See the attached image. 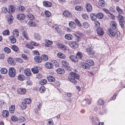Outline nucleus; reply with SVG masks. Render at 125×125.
<instances>
[{
  "mask_svg": "<svg viewBox=\"0 0 125 125\" xmlns=\"http://www.w3.org/2000/svg\"><path fill=\"white\" fill-rule=\"evenodd\" d=\"M70 76L68 78L69 80L74 84H76L77 83V81L76 79L78 80L79 79L80 75L76 73L71 72L70 73Z\"/></svg>",
  "mask_w": 125,
  "mask_h": 125,
  "instance_id": "f257e3e1",
  "label": "nucleus"
},
{
  "mask_svg": "<svg viewBox=\"0 0 125 125\" xmlns=\"http://www.w3.org/2000/svg\"><path fill=\"white\" fill-rule=\"evenodd\" d=\"M86 61V63L82 66L84 69H89L90 66H93L94 65V62L92 60L87 59Z\"/></svg>",
  "mask_w": 125,
  "mask_h": 125,
  "instance_id": "f03ea898",
  "label": "nucleus"
},
{
  "mask_svg": "<svg viewBox=\"0 0 125 125\" xmlns=\"http://www.w3.org/2000/svg\"><path fill=\"white\" fill-rule=\"evenodd\" d=\"M8 74L9 76L10 77H14L16 74L15 69L13 67L10 68L9 69Z\"/></svg>",
  "mask_w": 125,
  "mask_h": 125,
  "instance_id": "7ed1b4c3",
  "label": "nucleus"
},
{
  "mask_svg": "<svg viewBox=\"0 0 125 125\" xmlns=\"http://www.w3.org/2000/svg\"><path fill=\"white\" fill-rule=\"evenodd\" d=\"M92 124L94 125H97L99 122L98 118L95 116H92L90 118Z\"/></svg>",
  "mask_w": 125,
  "mask_h": 125,
  "instance_id": "20e7f679",
  "label": "nucleus"
},
{
  "mask_svg": "<svg viewBox=\"0 0 125 125\" xmlns=\"http://www.w3.org/2000/svg\"><path fill=\"white\" fill-rule=\"evenodd\" d=\"M86 51L90 57H92L94 56V52L91 47L87 48L86 49Z\"/></svg>",
  "mask_w": 125,
  "mask_h": 125,
  "instance_id": "39448f33",
  "label": "nucleus"
},
{
  "mask_svg": "<svg viewBox=\"0 0 125 125\" xmlns=\"http://www.w3.org/2000/svg\"><path fill=\"white\" fill-rule=\"evenodd\" d=\"M91 103L90 100L88 99H85L82 103V105L84 107L88 106Z\"/></svg>",
  "mask_w": 125,
  "mask_h": 125,
  "instance_id": "423d86ee",
  "label": "nucleus"
},
{
  "mask_svg": "<svg viewBox=\"0 0 125 125\" xmlns=\"http://www.w3.org/2000/svg\"><path fill=\"white\" fill-rule=\"evenodd\" d=\"M69 45L72 48L75 49L78 47V44L76 42H70Z\"/></svg>",
  "mask_w": 125,
  "mask_h": 125,
  "instance_id": "0eeeda50",
  "label": "nucleus"
},
{
  "mask_svg": "<svg viewBox=\"0 0 125 125\" xmlns=\"http://www.w3.org/2000/svg\"><path fill=\"white\" fill-rule=\"evenodd\" d=\"M63 14L64 16L67 18H70L72 17V13L67 11H64Z\"/></svg>",
  "mask_w": 125,
  "mask_h": 125,
  "instance_id": "6e6552de",
  "label": "nucleus"
},
{
  "mask_svg": "<svg viewBox=\"0 0 125 125\" xmlns=\"http://www.w3.org/2000/svg\"><path fill=\"white\" fill-rule=\"evenodd\" d=\"M41 68L40 66H37L34 67L32 68L31 69L32 71L34 73H38L39 72V70Z\"/></svg>",
  "mask_w": 125,
  "mask_h": 125,
  "instance_id": "1a4fd4ad",
  "label": "nucleus"
},
{
  "mask_svg": "<svg viewBox=\"0 0 125 125\" xmlns=\"http://www.w3.org/2000/svg\"><path fill=\"white\" fill-rule=\"evenodd\" d=\"M17 17L18 19L20 20H23L25 19V16L23 14H19L17 15Z\"/></svg>",
  "mask_w": 125,
  "mask_h": 125,
  "instance_id": "9d476101",
  "label": "nucleus"
},
{
  "mask_svg": "<svg viewBox=\"0 0 125 125\" xmlns=\"http://www.w3.org/2000/svg\"><path fill=\"white\" fill-rule=\"evenodd\" d=\"M85 8L86 10L88 12L91 11L92 9V6L89 3H87L86 4Z\"/></svg>",
  "mask_w": 125,
  "mask_h": 125,
  "instance_id": "9b49d317",
  "label": "nucleus"
},
{
  "mask_svg": "<svg viewBox=\"0 0 125 125\" xmlns=\"http://www.w3.org/2000/svg\"><path fill=\"white\" fill-rule=\"evenodd\" d=\"M8 62L9 64L12 65H14L15 64V62L12 57H10L8 59Z\"/></svg>",
  "mask_w": 125,
  "mask_h": 125,
  "instance_id": "f8f14e48",
  "label": "nucleus"
},
{
  "mask_svg": "<svg viewBox=\"0 0 125 125\" xmlns=\"http://www.w3.org/2000/svg\"><path fill=\"white\" fill-rule=\"evenodd\" d=\"M98 5L100 7H104L105 5V1L103 0H99L98 2Z\"/></svg>",
  "mask_w": 125,
  "mask_h": 125,
  "instance_id": "ddd939ff",
  "label": "nucleus"
},
{
  "mask_svg": "<svg viewBox=\"0 0 125 125\" xmlns=\"http://www.w3.org/2000/svg\"><path fill=\"white\" fill-rule=\"evenodd\" d=\"M97 33L100 36L103 35L104 34V31L101 28H97L96 30Z\"/></svg>",
  "mask_w": 125,
  "mask_h": 125,
  "instance_id": "4468645a",
  "label": "nucleus"
},
{
  "mask_svg": "<svg viewBox=\"0 0 125 125\" xmlns=\"http://www.w3.org/2000/svg\"><path fill=\"white\" fill-rule=\"evenodd\" d=\"M13 19V16L11 14H10L7 17V20L8 23L10 24L11 23Z\"/></svg>",
  "mask_w": 125,
  "mask_h": 125,
  "instance_id": "2eb2a0df",
  "label": "nucleus"
},
{
  "mask_svg": "<svg viewBox=\"0 0 125 125\" xmlns=\"http://www.w3.org/2000/svg\"><path fill=\"white\" fill-rule=\"evenodd\" d=\"M15 8L12 5H10L9 7V13H11L15 10Z\"/></svg>",
  "mask_w": 125,
  "mask_h": 125,
  "instance_id": "dca6fc26",
  "label": "nucleus"
},
{
  "mask_svg": "<svg viewBox=\"0 0 125 125\" xmlns=\"http://www.w3.org/2000/svg\"><path fill=\"white\" fill-rule=\"evenodd\" d=\"M17 91L18 93L20 94H23L26 93V90L25 89L20 88L18 89Z\"/></svg>",
  "mask_w": 125,
  "mask_h": 125,
  "instance_id": "f3484780",
  "label": "nucleus"
},
{
  "mask_svg": "<svg viewBox=\"0 0 125 125\" xmlns=\"http://www.w3.org/2000/svg\"><path fill=\"white\" fill-rule=\"evenodd\" d=\"M9 113L7 110H3L2 112V115L4 117H7L9 115Z\"/></svg>",
  "mask_w": 125,
  "mask_h": 125,
  "instance_id": "a211bd4d",
  "label": "nucleus"
},
{
  "mask_svg": "<svg viewBox=\"0 0 125 125\" xmlns=\"http://www.w3.org/2000/svg\"><path fill=\"white\" fill-rule=\"evenodd\" d=\"M69 25L70 27L72 29L75 28L76 26L74 22L72 21H70L69 22Z\"/></svg>",
  "mask_w": 125,
  "mask_h": 125,
  "instance_id": "6ab92c4d",
  "label": "nucleus"
},
{
  "mask_svg": "<svg viewBox=\"0 0 125 125\" xmlns=\"http://www.w3.org/2000/svg\"><path fill=\"white\" fill-rule=\"evenodd\" d=\"M34 59L36 62L38 63L41 62L42 61V58L39 56H37L35 57Z\"/></svg>",
  "mask_w": 125,
  "mask_h": 125,
  "instance_id": "aec40b11",
  "label": "nucleus"
},
{
  "mask_svg": "<svg viewBox=\"0 0 125 125\" xmlns=\"http://www.w3.org/2000/svg\"><path fill=\"white\" fill-rule=\"evenodd\" d=\"M45 66L48 69H51L53 67V66L52 63L49 62H46L45 64Z\"/></svg>",
  "mask_w": 125,
  "mask_h": 125,
  "instance_id": "412c9836",
  "label": "nucleus"
},
{
  "mask_svg": "<svg viewBox=\"0 0 125 125\" xmlns=\"http://www.w3.org/2000/svg\"><path fill=\"white\" fill-rule=\"evenodd\" d=\"M22 35L26 40H28L29 39V37L27 33L25 31H23Z\"/></svg>",
  "mask_w": 125,
  "mask_h": 125,
  "instance_id": "4be33fe9",
  "label": "nucleus"
},
{
  "mask_svg": "<svg viewBox=\"0 0 125 125\" xmlns=\"http://www.w3.org/2000/svg\"><path fill=\"white\" fill-rule=\"evenodd\" d=\"M108 33L110 36L113 37L115 36V32L114 31L111 29H109L108 30Z\"/></svg>",
  "mask_w": 125,
  "mask_h": 125,
  "instance_id": "5701e85b",
  "label": "nucleus"
},
{
  "mask_svg": "<svg viewBox=\"0 0 125 125\" xmlns=\"http://www.w3.org/2000/svg\"><path fill=\"white\" fill-rule=\"evenodd\" d=\"M43 3L45 7H50L52 5V3L49 1H44Z\"/></svg>",
  "mask_w": 125,
  "mask_h": 125,
  "instance_id": "b1692460",
  "label": "nucleus"
},
{
  "mask_svg": "<svg viewBox=\"0 0 125 125\" xmlns=\"http://www.w3.org/2000/svg\"><path fill=\"white\" fill-rule=\"evenodd\" d=\"M110 23L111 26L113 29L115 30L117 27L116 24L115 22L114 21H112Z\"/></svg>",
  "mask_w": 125,
  "mask_h": 125,
  "instance_id": "393cba45",
  "label": "nucleus"
},
{
  "mask_svg": "<svg viewBox=\"0 0 125 125\" xmlns=\"http://www.w3.org/2000/svg\"><path fill=\"white\" fill-rule=\"evenodd\" d=\"M47 79L49 81L51 82H54L55 80L54 78L52 75H49L48 76Z\"/></svg>",
  "mask_w": 125,
  "mask_h": 125,
  "instance_id": "a878e982",
  "label": "nucleus"
},
{
  "mask_svg": "<svg viewBox=\"0 0 125 125\" xmlns=\"http://www.w3.org/2000/svg\"><path fill=\"white\" fill-rule=\"evenodd\" d=\"M13 33L14 37H17L19 36V32L18 30L16 29L13 30Z\"/></svg>",
  "mask_w": 125,
  "mask_h": 125,
  "instance_id": "bb28decb",
  "label": "nucleus"
},
{
  "mask_svg": "<svg viewBox=\"0 0 125 125\" xmlns=\"http://www.w3.org/2000/svg\"><path fill=\"white\" fill-rule=\"evenodd\" d=\"M64 37L66 39L68 40H72L73 39V36L71 34H67L65 35Z\"/></svg>",
  "mask_w": 125,
  "mask_h": 125,
  "instance_id": "cd10ccee",
  "label": "nucleus"
},
{
  "mask_svg": "<svg viewBox=\"0 0 125 125\" xmlns=\"http://www.w3.org/2000/svg\"><path fill=\"white\" fill-rule=\"evenodd\" d=\"M24 73L26 76H30L31 74L30 70L29 69H25L24 70Z\"/></svg>",
  "mask_w": 125,
  "mask_h": 125,
  "instance_id": "c85d7f7f",
  "label": "nucleus"
},
{
  "mask_svg": "<svg viewBox=\"0 0 125 125\" xmlns=\"http://www.w3.org/2000/svg\"><path fill=\"white\" fill-rule=\"evenodd\" d=\"M70 59L73 62H76L77 61V59L76 56L73 55H71L69 57Z\"/></svg>",
  "mask_w": 125,
  "mask_h": 125,
  "instance_id": "c756f323",
  "label": "nucleus"
},
{
  "mask_svg": "<svg viewBox=\"0 0 125 125\" xmlns=\"http://www.w3.org/2000/svg\"><path fill=\"white\" fill-rule=\"evenodd\" d=\"M83 7L82 6H77L75 7V9L78 11H81L83 10Z\"/></svg>",
  "mask_w": 125,
  "mask_h": 125,
  "instance_id": "7c9ffc66",
  "label": "nucleus"
},
{
  "mask_svg": "<svg viewBox=\"0 0 125 125\" xmlns=\"http://www.w3.org/2000/svg\"><path fill=\"white\" fill-rule=\"evenodd\" d=\"M57 73L59 74H63L64 73V70L63 69L59 68L56 70Z\"/></svg>",
  "mask_w": 125,
  "mask_h": 125,
  "instance_id": "2f4dec72",
  "label": "nucleus"
},
{
  "mask_svg": "<svg viewBox=\"0 0 125 125\" xmlns=\"http://www.w3.org/2000/svg\"><path fill=\"white\" fill-rule=\"evenodd\" d=\"M57 56L59 58L62 59H64L65 58V55L61 52H58L57 54Z\"/></svg>",
  "mask_w": 125,
  "mask_h": 125,
  "instance_id": "473e14b6",
  "label": "nucleus"
},
{
  "mask_svg": "<svg viewBox=\"0 0 125 125\" xmlns=\"http://www.w3.org/2000/svg\"><path fill=\"white\" fill-rule=\"evenodd\" d=\"M11 49L15 52H18L19 49L18 47L15 45H12L11 46Z\"/></svg>",
  "mask_w": 125,
  "mask_h": 125,
  "instance_id": "72a5a7b5",
  "label": "nucleus"
},
{
  "mask_svg": "<svg viewBox=\"0 0 125 125\" xmlns=\"http://www.w3.org/2000/svg\"><path fill=\"white\" fill-rule=\"evenodd\" d=\"M90 15L92 20L94 21H95L97 18L96 14L92 13L90 14Z\"/></svg>",
  "mask_w": 125,
  "mask_h": 125,
  "instance_id": "f704fd0d",
  "label": "nucleus"
},
{
  "mask_svg": "<svg viewBox=\"0 0 125 125\" xmlns=\"http://www.w3.org/2000/svg\"><path fill=\"white\" fill-rule=\"evenodd\" d=\"M82 53L81 52H78L77 53V55L76 56V57L78 60V59H81L82 58Z\"/></svg>",
  "mask_w": 125,
  "mask_h": 125,
  "instance_id": "c9c22d12",
  "label": "nucleus"
},
{
  "mask_svg": "<svg viewBox=\"0 0 125 125\" xmlns=\"http://www.w3.org/2000/svg\"><path fill=\"white\" fill-rule=\"evenodd\" d=\"M15 107L14 105H11L9 108V111L10 113H13L14 111Z\"/></svg>",
  "mask_w": 125,
  "mask_h": 125,
  "instance_id": "e433bc0d",
  "label": "nucleus"
},
{
  "mask_svg": "<svg viewBox=\"0 0 125 125\" xmlns=\"http://www.w3.org/2000/svg\"><path fill=\"white\" fill-rule=\"evenodd\" d=\"M61 63L63 65V66L64 67H68V63L66 61L62 60L61 62Z\"/></svg>",
  "mask_w": 125,
  "mask_h": 125,
  "instance_id": "4c0bfd02",
  "label": "nucleus"
},
{
  "mask_svg": "<svg viewBox=\"0 0 125 125\" xmlns=\"http://www.w3.org/2000/svg\"><path fill=\"white\" fill-rule=\"evenodd\" d=\"M46 90L45 87L43 85H42L40 87L39 89V91L41 93L44 92Z\"/></svg>",
  "mask_w": 125,
  "mask_h": 125,
  "instance_id": "58836bf2",
  "label": "nucleus"
},
{
  "mask_svg": "<svg viewBox=\"0 0 125 125\" xmlns=\"http://www.w3.org/2000/svg\"><path fill=\"white\" fill-rule=\"evenodd\" d=\"M27 17L30 20H32L34 19V17L32 14L30 13H28L27 15Z\"/></svg>",
  "mask_w": 125,
  "mask_h": 125,
  "instance_id": "ea45409f",
  "label": "nucleus"
},
{
  "mask_svg": "<svg viewBox=\"0 0 125 125\" xmlns=\"http://www.w3.org/2000/svg\"><path fill=\"white\" fill-rule=\"evenodd\" d=\"M41 58H42V60L44 61H47L48 59V56L46 55L43 54L42 55Z\"/></svg>",
  "mask_w": 125,
  "mask_h": 125,
  "instance_id": "a19ab883",
  "label": "nucleus"
},
{
  "mask_svg": "<svg viewBox=\"0 0 125 125\" xmlns=\"http://www.w3.org/2000/svg\"><path fill=\"white\" fill-rule=\"evenodd\" d=\"M1 73L2 74H5L7 73V69L5 68H2L1 69Z\"/></svg>",
  "mask_w": 125,
  "mask_h": 125,
  "instance_id": "79ce46f5",
  "label": "nucleus"
},
{
  "mask_svg": "<svg viewBox=\"0 0 125 125\" xmlns=\"http://www.w3.org/2000/svg\"><path fill=\"white\" fill-rule=\"evenodd\" d=\"M18 9L19 11V12L22 13L24 11L25 8L24 7L22 6H19V7Z\"/></svg>",
  "mask_w": 125,
  "mask_h": 125,
  "instance_id": "37998d69",
  "label": "nucleus"
},
{
  "mask_svg": "<svg viewBox=\"0 0 125 125\" xmlns=\"http://www.w3.org/2000/svg\"><path fill=\"white\" fill-rule=\"evenodd\" d=\"M28 24L30 27H35L36 25L34 22H32L31 21H30L28 23Z\"/></svg>",
  "mask_w": 125,
  "mask_h": 125,
  "instance_id": "c03bdc74",
  "label": "nucleus"
},
{
  "mask_svg": "<svg viewBox=\"0 0 125 125\" xmlns=\"http://www.w3.org/2000/svg\"><path fill=\"white\" fill-rule=\"evenodd\" d=\"M21 107L22 109H25L26 107V104L24 102H22L21 105Z\"/></svg>",
  "mask_w": 125,
  "mask_h": 125,
  "instance_id": "a18cd8bd",
  "label": "nucleus"
},
{
  "mask_svg": "<svg viewBox=\"0 0 125 125\" xmlns=\"http://www.w3.org/2000/svg\"><path fill=\"white\" fill-rule=\"evenodd\" d=\"M98 104L99 105H103L104 103V101L101 99H99L97 102Z\"/></svg>",
  "mask_w": 125,
  "mask_h": 125,
  "instance_id": "49530a36",
  "label": "nucleus"
},
{
  "mask_svg": "<svg viewBox=\"0 0 125 125\" xmlns=\"http://www.w3.org/2000/svg\"><path fill=\"white\" fill-rule=\"evenodd\" d=\"M34 38L37 40H40L41 37L38 34H36L34 36Z\"/></svg>",
  "mask_w": 125,
  "mask_h": 125,
  "instance_id": "de8ad7c7",
  "label": "nucleus"
},
{
  "mask_svg": "<svg viewBox=\"0 0 125 125\" xmlns=\"http://www.w3.org/2000/svg\"><path fill=\"white\" fill-rule=\"evenodd\" d=\"M4 51L7 54L10 53L11 52V50L10 48L8 47H5L4 49Z\"/></svg>",
  "mask_w": 125,
  "mask_h": 125,
  "instance_id": "09e8293b",
  "label": "nucleus"
},
{
  "mask_svg": "<svg viewBox=\"0 0 125 125\" xmlns=\"http://www.w3.org/2000/svg\"><path fill=\"white\" fill-rule=\"evenodd\" d=\"M10 39L11 42L13 43H15L16 42V40L13 36H11L10 37Z\"/></svg>",
  "mask_w": 125,
  "mask_h": 125,
  "instance_id": "8fccbe9b",
  "label": "nucleus"
},
{
  "mask_svg": "<svg viewBox=\"0 0 125 125\" xmlns=\"http://www.w3.org/2000/svg\"><path fill=\"white\" fill-rule=\"evenodd\" d=\"M47 81V80L45 79L42 80L39 82V83L41 85H43L45 84Z\"/></svg>",
  "mask_w": 125,
  "mask_h": 125,
  "instance_id": "3c124183",
  "label": "nucleus"
},
{
  "mask_svg": "<svg viewBox=\"0 0 125 125\" xmlns=\"http://www.w3.org/2000/svg\"><path fill=\"white\" fill-rule=\"evenodd\" d=\"M18 78L20 80H22L24 79V76L20 74L18 76Z\"/></svg>",
  "mask_w": 125,
  "mask_h": 125,
  "instance_id": "603ef678",
  "label": "nucleus"
},
{
  "mask_svg": "<svg viewBox=\"0 0 125 125\" xmlns=\"http://www.w3.org/2000/svg\"><path fill=\"white\" fill-rule=\"evenodd\" d=\"M96 15L97 17L100 19L102 18L103 16V14L101 12L98 13Z\"/></svg>",
  "mask_w": 125,
  "mask_h": 125,
  "instance_id": "864d4df0",
  "label": "nucleus"
},
{
  "mask_svg": "<svg viewBox=\"0 0 125 125\" xmlns=\"http://www.w3.org/2000/svg\"><path fill=\"white\" fill-rule=\"evenodd\" d=\"M45 16L46 17H49L51 15V13L49 11L46 10L44 12Z\"/></svg>",
  "mask_w": 125,
  "mask_h": 125,
  "instance_id": "5fc2aeb1",
  "label": "nucleus"
},
{
  "mask_svg": "<svg viewBox=\"0 0 125 125\" xmlns=\"http://www.w3.org/2000/svg\"><path fill=\"white\" fill-rule=\"evenodd\" d=\"M116 9L117 11L119 13V14H121L122 13L123 11L122 9H120L117 6L116 7Z\"/></svg>",
  "mask_w": 125,
  "mask_h": 125,
  "instance_id": "6e6d98bb",
  "label": "nucleus"
},
{
  "mask_svg": "<svg viewBox=\"0 0 125 125\" xmlns=\"http://www.w3.org/2000/svg\"><path fill=\"white\" fill-rule=\"evenodd\" d=\"M2 12L4 13H6L8 12L7 8L5 7H3L1 8Z\"/></svg>",
  "mask_w": 125,
  "mask_h": 125,
  "instance_id": "4d7b16f0",
  "label": "nucleus"
},
{
  "mask_svg": "<svg viewBox=\"0 0 125 125\" xmlns=\"http://www.w3.org/2000/svg\"><path fill=\"white\" fill-rule=\"evenodd\" d=\"M52 62L53 65L56 67H58L59 65V64L58 62H57L55 60H53L52 61Z\"/></svg>",
  "mask_w": 125,
  "mask_h": 125,
  "instance_id": "13d9d810",
  "label": "nucleus"
},
{
  "mask_svg": "<svg viewBox=\"0 0 125 125\" xmlns=\"http://www.w3.org/2000/svg\"><path fill=\"white\" fill-rule=\"evenodd\" d=\"M10 31L8 30H6L4 31L2 33L3 35H8L9 34Z\"/></svg>",
  "mask_w": 125,
  "mask_h": 125,
  "instance_id": "bf43d9fd",
  "label": "nucleus"
},
{
  "mask_svg": "<svg viewBox=\"0 0 125 125\" xmlns=\"http://www.w3.org/2000/svg\"><path fill=\"white\" fill-rule=\"evenodd\" d=\"M11 120L12 121H18V118L14 116H11Z\"/></svg>",
  "mask_w": 125,
  "mask_h": 125,
  "instance_id": "052dcab7",
  "label": "nucleus"
},
{
  "mask_svg": "<svg viewBox=\"0 0 125 125\" xmlns=\"http://www.w3.org/2000/svg\"><path fill=\"white\" fill-rule=\"evenodd\" d=\"M94 23L95 24V27L97 28H98V27H99L100 26V23L98 21H95L94 22Z\"/></svg>",
  "mask_w": 125,
  "mask_h": 125,
  "instance_id": "680f3d73",
  "label": "nucleus"
},
{
  "mask_svg": "<svg viewBox=\"0 0 125 125\" xmlns=\"http://www.w3.org/2000/svg\"><path fill=\"white\" fill-rule=\"evenodd\" d=\"M82 17L83 19L85 20L88 19V15L86 14H83L82 15Z\"/></svg>",
  "mask_w": 125,
  "mask_h": 125,
  "instance_id": "e2e57ef3",
  "label": "nucleus"
},
{
  "mask_svg": "<svg viewBox=\"0 0 125 125\" xmlns=\"http://www.w3.org/2000/svg\"><path fill=\"white\" fill-rule=\"evenodd\" d=\"M60 49L62 50L65 51L67 50V46L65 45L62 44Z\"/></svg>",
  "mask_w": 125,
  "mask_h": 125,
  "instance_id": "0e129e2a",
  "label": "nucleus"
},
{
  "mask_svg": "<svg viewBox=\"0 0 125 125\" xmlns=\"http://www.w3.org/2000/svg\"><path fill=\"white\" fill-rule=\"evenodd\" d=\"M24 102L26 103V104H29L31 102V100L29 98H27L24 100Z\"/></svg>",
  "mask_w": 125,
  "mask_h": 125,
  "instance_id": "69168bd1",
  "label": "nucleus"
},
{
  "mask_svg": "<svg viewBox=\"0 0 125 125\" xmlns=\"http://www.w3.org/2000/svg\"><path fill=\"white\" fill-rule=\"evenodd\" d=\"M83 26L85 28H87L89 26V24L87 22H84L83 23Z\"/></svg>",
  "mask_w": 125,
  "mask_h": 125,
  "instance_id": "338daca9",
  "label": "nucleus"
},
{
  "mask_svg": "<svg viewBox=\"0 0 125 125\" xmlns=\"http://www.w3.org/2000/svg\"><path fill=\"white\" fill-rule=\"evenodd\" d=\"M118 17L119 19V21H123V17L122 16L120 15L119 14H118Z\"/></svg>",
  "mask_w": 125,
  "mask_h": 125,
  "instance_id": "774afa93",
  "label": "nucleus"
}]
</instances>
